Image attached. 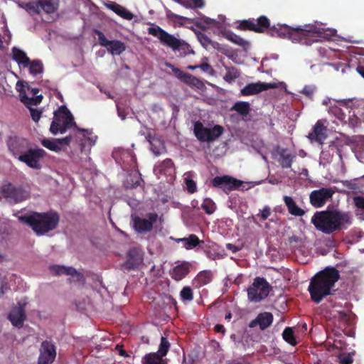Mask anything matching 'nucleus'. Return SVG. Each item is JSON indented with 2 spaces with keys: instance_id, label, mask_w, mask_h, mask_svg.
<instances>
[{
  "instance_id": "nucleus-1",
  "label": "nucleus",
  "mask_w": 364,
  "mask_h": 364,
  "mask_svg": "<svg viewBox=\"0 0 364 364\" xmlns=\"http://www.w3.org/2000/svg\"><path fill=\"white\" fill-rule=\"evenodd\" d=\"M270 34L272 36L287 38L293 43L309 46L318 41V38L324 37L325 31L314 25L291 27L287 24H277L270 28Z\"/></svg>"
},
{
  "instance_id": "nucleus-2",
  "label": "nucleus",
  "mask_w": 364,
  "mask_h": 364,
  "mask_svg": "<svg viewBox=\"0 0 364 364\" xmlns=\"http://www.w3.org/2000/svg\"><path fill=\"white\" fill-rule=\"evenodd\" d=\"M340 279L339 272L333 267H326L316 273L308 287L312 301L319 304L325 297L333 294L335 284Z\"/></svg>"
},
{
  "instance_id": "nucleus-3",
  "label": "nucleus",
  "mask_w": 364,
  "mask_h": 364,
  "mask_svg": "<svg viewBox=\"0 0 364 364\" xmlns=\"http://www.w3.org/2000/svg\"><path fill=\"white\" fill-rule=\"evenodd\" d=\"M311 223L321 232L330 235L336 231L346 229L351 224L349 213L338 210L316 212L311 218Z\"/></svg>"
},
{
  "instance_id": "nucleus-4",
  "label": "nucleus",
  "mask_w": 364,
  "mask_h": 364,
  "mask_svg": "<svg viewBox=\"0 0 364 364\" xmlns=\"http://www.w3.org/2000/svg\"><path fill=\"white\" fill-rule=\"evenodd\" d=\"M20 222L28 225L38 235H43L55 230L60 220L56 212H31L18 217Z\"/></svg>"
},
{
  "instance_id": "nucleus-5",
  "label": "nucleus",
  "mask_w": 364,
  "mask_h": 364,
  "mask_svg": "<svg viewBox=\"0 0 364 364\" xmlns=\"http://www.w3.org/2000/svg\"><path fill=\"white\" fill-rule=\"evenodd\" d=\"M149 33L158 38L163 45L171 48L174 52H178L181 56L194 53L188 43L183 40L176 38L159 26L149 28Z\"/></svg>"
},
{
  "instance_id": "nucleus-6",
  "label": "nucleus",
  "mask_w": 364,
  "mask_h": 364,
  "mask_svg": "<svg viewBox=\"0 0 364 364\" xmlns=\"http://www.w3.org/2000/svg\"><path fill=\"white\" fill-rule=\"evenodd\" d=\"M73 126H75L74 117L65 105L60 106L57 111L54 112L53 120L50 127L53 134L55 135L58 132L64 134Z\"/></svg>"
},
{
  "instance_id": "nucleus-7",
  "label": "nucleus",
  "mask_w": 364,
  "mask_h": 364,
  "mask_svg": "<svg viewBox=\"0 0 364 364\" xmlns=\"http://www.w3.org/2000/svg\"><path fill=\"white\" fill-rule=\"evenodd\" d=\"M271 289V285L264 278L257 277L247 290V298L250 301L259 302L268 296Z\"/></svg>"
},
{
  "instance_id": "nucleus-8",
  "label": "nucleus",
  "mask_w": 364,
  "mask_h": 364,
  "mask_svg": "<svg viewBox=\"0 0 364 364\" xmlns=\"http://www.w3.org/2000/svg\"><path fill=\"white\" fill-rule=\"evenodd\" d=\"M224 129L221 125L216 124L212 128L204 127L203 123L197 121L193 125L195 136L200 142H213L217 140L223 133Z\"/></svg>"
},
{
  "instance_id": "nucleus-9",
  "label": "nucleus",
  "mask_w": 364,
  "mask_h": 364,
  "mask_svg": "<svg viewBox=\"0 0 364 364\" xmlns=\"http://www.w3.org/2000/svg\"><path fill=\"white\" fill-rule=\"evenodd\" d=\"M0 192L2 197L10 204L21 203L28 198V193L22 186H16L10 182L3 184Z\"/></svg>"
},
{
  "instance_id": "nucleus-10",
  "label": "nucleus",
  "mask_w": 364,
  "mask_h": 364,
  "mask_svg": "<svg viewBox=\"0 0 364 364\" xmlns=\"http://www.w3.org/2000/svg\"><path fill=\"white\" fill-rule=\"evenodd\" d=\"M132 220L134 230L138 233H143L151 232L157 220L161 223L164 219L163 215L159 217L156 213L151 212L146 213L145 218L132 217Z\"/></svg>"
},
{
  "instance_id": "nucleus-11",
  "label": "nucleus",
  "mask_w": 364,
  "mask_h": 364,
  "mask_svg": "<svg viewBox=\"0 0 364 364\" xmlns=\"http://www.w3.org/2000/svg\"><path fill=\"white\" fill-rule=\"evenodd\" d=\"M46 151L41 148H33L32 146L23 154L19 155L21 162L26 164L29 168L41 169V160L45 156Z\"/></svg>"
},
{
  "instance_id": "nucleus-12",
  "label": "nucleus",
  "mask_w": 364,
  "mask_h": 364,
  "mask_svg": "<svg viewBox=\"0 0 364 364\" xmlns=\"http://www.w3.org/2000/svg\"><path fill=\"white\" fill-rule=\"evenodd\" d=\"M16 86L19 92L20 100L27 107L38 105L41 102L43 96L38 95L39 92L38 88H31L26 83L27 90L28 92V94H27L22 82H18Z\"/></svg>"
},
{
  "instance_id": "nucleus-13",
  "label": "nucleus",
  "mask_w": 364,
  "mask_h": 364,
  "mask_svg": "<svg viewBox=\"0 0 364 364\" xmlns=\"http://www.w3.org/2000/svg\"><path fill=\"white\" fill-rule=\"evenodd\" d=\"M6 144L9 150L17 159L19 155L24 154L32 146L28 139L16 136H9Z\"/></svg>"
},
{
  "instance_id": "nucleus-14",
  "label": "nucleus",
  "mask_w": 364,
  "mask_h": 364,
  "mask_svg": "<svg viewBox=\"0 0 364 364\" xmlns=\"http://www.w3.org/2000/svg\"><path fill=\"white\" fill-rule=\"evenodd\" d=\"M94 33L98 36L100 45L105 47L111 54L120 55L126 50L125 44L123 42L118 40H107L105 34L98 29H95Z\"/></svg>"
},
{
  "instance_id": "nucleus-15",
  "label": "nucleus",
  "mask_w": 364,
  "mask_h": 364,
  "mask_svg": "<svg viewBox=\"0 0 364 364\" xmlns=\"http://www.w3.org/2000/svg\"><path fill=\"white\" fill-rule=\"evenodd\" d=\"M243 181L232 178L230 176H215L212 180V185L214 187L220 188L226 193L240 188Z\"/></svg>"
},
{
  "instance_id": "nucleus-16",
  "label": "nucleus",
  "mask_w": 364,
  "mask_h": 364,
  "mask_svg": "<svg viewBox=\"0 0 364 364\" xmlns=\"http://www.w3.org/2000/svg\"><path fill=\"white\" fill-rule=\"evenodd\" d=\"M351 103L350 100L338 101L337 104L329 106L328 113L341 122H346L350 119V111L348 110V108Z\"/></svg>"
},
{
  "instance_id": "nucleus-17",
  "label": "nucleus",
  "mask_w": 364,
  "mask_h": 364,
  "mask_svg": "<svg viewBox=\"0 0 364 364\" xmlns=\"http://www.w3.org/2000/svg\"><path fill=\"white\" fill-rule=\"evenodd\" d=\"M333 193L334 191L331 188H321L314 190L310 193V203L314 208L323 207Z\"/></svg>"
},
{
  "instance_id": "nucleus-18",
  "label": "nucleus",
  "mask_w": 364,
  "mask_h": 364,
  "mask_svg": "<svg viewBox=\"0 0 364 364\" xmlns=\"http://www.w3.org/2000/svg\"><path fill=\"white\" fill-rule=\"evenodd\" d=\"M56 357L55 345L48 341H43L40 348L38 364H50Z\"/></svg>"
},
{
  "instance_id": "nucleus-19",
  "label": "nucleus",
  "mask_w": 364,
  "mask_h": 364,
  "mask_svg": "<svg viewBox=\"0 0 364 364\" xmlns=\"http://www.w3.org/2000/svg\"><path fill=\"white\" fill-rule=\"evenodd\" d=\"M166 66L171 69L177 78L183 82L184 83L196 87L198 89L204 86L203 82L196 77L182 71L181 69L175 67L173 65L166 63Z\"/></svg>"
},
{
  "instance_id": "nucleus-20",
  "label": "nucleus",
  "mask_w": 364,
  "mask_h": 364,
  "mask_svg": "<svg viewBox=\"0 0 364 364\" xmlns=\"http://www.w3.org/2000/svg\"><path fill=\"white\" fill-rule=\"evenodd\" d=\"M275 87L276 85L274 84L259 82L247 85L241 90L240 92L243 96H249L258 94L270 88Z\"/></svg>"
},
{
  "instance_id": "nucleus-21",
  "label": "nucleus",
  "mask_w": 364,
  "mask_h": 364,
  "mask_svg": "<svg viewBox=\"0 0 364 364\" xmlns=\"http://www.w3.org/2000/svg\"><path fill=\"white\" fill-rule=\"evenodd\" d=\"M276 153L278 155L277 161L283 168H290L292 163L296 158V154L290 152L286 148L278 146L276 149Z\"/></svg>"
},
{
  "instance_id": "nucleus-22",
  "label": "nucleus",
  "mask_w": 364,
  "mask_h": 364,
  "mask_svg": "<svg viewBox=\"0 0 364 364\" xmlns=\"http://www.w3.org/2000/svg\"><path fill=\"white\" fill-rule=\"evenodd\" d=\"M273 322V315L270 312H263L257 315V316L250 321L249 326L255 328L257 325L259 329L263 331L272 325Z\"/></svg>"
},
{
  "instance_id": "nucleus-23",
  "label": "nucleus",
  "mask_w": 364,
  "mask_h": 364,
  "mask_svg": "<svg viewBox=\"0 0 364 364\" xmlns=\"http://www.w3.org/2000/svg\"><path fill=\"white\" fill-rule=\"evenodd\" d=\"M308 137L311 141H315L322 144L326 139V127L321 120H318L312 129V132L309 134Z\"/></svg>"
},
{
  "instance_id": "nucleus-24",
  "label": "nucleus",
  "mask_w": 364,
  "mask_h": 364,
  "mask_svg": "<svg viewBox=\"0 0 364 364\" xmlns=\"http://www.w3.org/2000/svg\"><path fill=\"white\" fill-rule=\"evenodd\" d=\"M190 267L191 264L188 262H182L170 271V275L175 281H181L189 274Z\"/></svg>"
},
{
  "instance_id": "nucleus-25",
  "label": "nucleus",
  "mask_w": 364,
  "mask_h": 364,
  "mask_svg": "<svg viewBox=\"0 0 364 364\" xmlns=\"http://www.w3.org/2000/svg\"><path fill=\"white\" fill-rule=\"evenodd\" d=\"M11 323L17 327L21 328L26 318L25 310L22 306L14 308L8 316Z\"/></svg>"
},
{
  "instance_id": "nucleus-26",
  "label": "nucleus",
  "mask_w": 364,
  "mask_h": 364,
  "mask_svg": "<svg viewBox=\"0 0 364 364\" xmlns=\"http://www.w3.org/2000/svg\"><path fill=\"white\" fill-rule=\"evenodd\" d=\"M142 262L141 255L135 249L130 250L127 255V259L124 263V267L128 270L136 269Z\"/></svg>"
},
{
  "instance_id": "nucleus-27",
  "label": "nucleus",
  "mask_w": 364,
  "mask_h": 364,
  "mask_svg": "<svg viewBox=\"0 0 364 364\" xmlns=\"http://www.w3.org/2000/svg\"><path fill=\"white\" fill-rule=\"evenodd\" d=\"M105 6L126 20H132L134 17V15L129 10L116 2L111 1L106 4Z\"/></svg>"
},
{
  "instance_id": "nucleus-28",
  "label": "nucleus",
  "mask_w": 364,
  "mask_h": 364,
  "mask_svg": "<svg viewBox=\"0 0 364 364\" xmlns=\"http://www.w3.org/2000/svg\"><path fill=\"white\" fill-rule=\"evenodd\" d=\"M11 53L12 59L15 60L19 66H23V68L28 67V65L30 64V58L23 50L18 48L14 47L11 49Z\"/></svg>"
},
{
  "instance_id": "nucleus-29",
  "label": "nucleus",
  "mask_w": 364,
  "mask_h": 364,
  "mask_svg": "<svg viewBox=\"0 0 364 364\" xmlns=\"http://www.w3.org/2000/svg\"><path fill=\"white\" fill-rule=\"evenodd\" d=\"M283 200L291 215L294 216H303L305 214V211L296 205L291 197L284 196Z\"/></svg>"
},
{
  "instance_id": "nucleus-30",
  "label": "nucleus",
  "mask_w": 364,
  "mask_h": 364,
  "mask_svg": "<svg viewBox=\"0 0 364 364\" xmlns=\"http://www.w3.org/2000/svg\"><path fill=\"white\" fill-rule=\"evenodd\" d=\"M158 352L146 354L142 358L143 364H167L166 359H164Z\"/></svg>"
},
{
  "instance_id": "nucleus-31",
  "label": "nucleus",
  "mask_w": 364,
  "mask_h": 364,
  "mask_svg": "<svg viewBox=\"0 0 364 364\" xmlns=\"http://www.w3.org/2000/svg\"><path fill=\"white\" fill-rule=\"evenodd\" d=\"M213 279V272L210 270L200 272L194 279V283L200 287L210 283Z\"/></svg>"
},
{
  "instance_id": "nucleus-32",
  "label": "nucleus",
  "mask_w": 364,
  "mask_h": 364,
  "mask_svg": "<svg viewBox=\"0 0 364 364\" xmlns=\"http://www.w3.org/2000/svg\"><path fill=\"white\" fill-rule=\"evenodd\" d=\"M156 170L161 174L171 175L174 172L175 166L171 159H166L156 167Z\"/></svg>"
},
{
  "instance_id": "nucleus-33",
  "label": "nucleus",
  "mask_w": 364,
  "mask_h": 364,
  "mask_svg": "<svg viewBox=\"0 0 364 364\" xmlns=\"http://www.w3.org/2000/svg\"><path fill=\"white\" fill-rule=\"evenodd\" d=\"M255 33H264L267 30H269L272 28L270 26V21L265 16H261L257 19H255Z\"/></svg>"
},
{
  "instance_id": "nucleus-34",
  "label": "nucleus",
  "mask_w": 364,
  "mask_h": 364,
  "mask_svg": "<svg viewBox=\"0 0 364 364\" xmlns=\"http://www.w3.org/2000/svg\"><path fill=\"white\" fill-rule=\"evenodd\" d=\"M50 270L55 275H79L76 269L72 267H65L63 265H53L50 267Z\"/></svg>"
},
{
  "instance_id": "nucleus-35",
  "label": "nucleus",
  "mask_w": 364,
  "mask_h": 364,
  "mask_svg": "<svg viewBox=\"0 0 364 364\" xmlns=\"http://www.w3.org/2000/svg\"><path fill=\"white\" fill-rule=\"evenodd\" d=\"M177 241L178 242H183V246L186 250L194 248L200 243L203 242V241L200 240L198 237L194 234H191L188 237L179 238Z\"/></svg>"
},
{
  "instance_id": "nucleus-36",
  "label": "nucleus",
  "mask_w": 364,
  "mask_h": 364,
  "mask_svg": "<svg viewBox=\"0 0 364 364\" xmlns=\"http://www.w3.org/2000/svg\"><path fill=\"white\" fill-rule=\"evenodd\" d=\"M231 111H235L242 117H247L251 110L250 105L248 102L238 101L230 108Z\"/></svg>"
},
{
  "instance_id": "nucleus-37",
  "label": "nucleus",
  "mask_w": 364,
  "mask_h": 364,
  "mask_svg": "<svg viewBox=\"0 0 364 364\" xmlns=\"http://www.w3.org/2000/svg\"><path fill=\"white\" fill-rule=\"evenodd\" d=\"M191 22L194 23V24L198 28H201L203 30L209 28L210 26H217L218 23V22L216 20L206 16L191 20Z\"/></svg>"
},
{
  "instance_id": "nucleus-38",
  "label": "nucleus",
  "mask_w": 364,
  "mask_h": 364,
  "mask_svg": "<svg viewBox=\"0 0 364 364\" xmlns=\"http://www.w3.org/2000/svg\"><path fill=\"white\" fill-rule=\"evenodd\" d=\"M58 0H39L41 9L46 14L54 13L58 9Z\"/></svg>"
},
{
  "instance_id": "nucleus-39",
  "label": "nucleus",
  "mask_w": 364,
  "mask_h": 364,
  "mask_svg": "<svg viewBox=\"0 0 364 364\" xmlns=\"http://www.w3.org/2000/svg\"><path fill=\"white\" fill-rule=\"evenodd\" d=\"M196 35L200 44L205 49H208L209 48H216V46H218V43L217 42L213 41L206 34L200 31L196 32Z\"/></svg>"
},
{
  "instance_id": "nucleus-40",
  "label": "nucleus",
  "mask_w": 364,
  "mask_h": 364,
  "mask_svg": "<svg viewBox=\"0 0 364 364\" xmlns=\"http://www.w3.org/2000/svg\"><path fill=\"white\" fill-rule=\"evenodd\" d=\"M186 9H201L205 6L204 0H175Z\"/></svg>"
},
{
  "instance_id": "nucleus-41",
  "label": "nucleus",
  "mask_w": 364,
  "mask_h": 364,
  "mask_svg": "<svg viewBox=\"0 0 364 364\" xmlns=\"http://www.w3.org/2000/svg\"><path fill=\"white\" fill-rule=\"evenodd\" d=\"M77 130L78 133L82 136L80 140L87 141L90 146L95 144V142L97 139V136L95 135L92 130L79 128H77Z\"/></svg>"
},
{
  "instance_id": "nucleus-42",
  "label": "nucleus",
  "mask_w": 364,
  "mask_h": 364,
  "mask_svg": "<svg viewBox=\"0 0 364 364\" xmlns=\"http://www.w3.org/2000/svg\"><path fill=\"white\" fill-rule=\"evenodd\" d=\"M141 181V174L139 171H135L129 174L127 179V186L128 188H136L140 185Z\"/></svg>"
},
{
  "instance_id": "nucleus-43",
  "label": "nucleus",
  "mask_w": 364,
  "mask_h": 364,
  "mask_svg": "<svg viewBox=\"0 0 364 364\" xmlns=\"http://www.w3.org/2000/svg\"><path fill=\"white\" fill-rule=\"evenodd\" d=\"M29 72L33 75H37L43 72V65L40 60H30L28 65Z\"/></svg>"
},
{
  "instance_id": "nucleus-44",
  "label": "nucleus",
  "mask_w": 364,
  "mask_h": 364,
  "mask_svg": "<svg viewBox=\"0 0 364 364\" xmlns=\"http://www.w3.org/2000/svg\"><path fill=\"white\" fill-rule=\"evenodd\" d=\"M151 144V150L156 156H159L165 151V147L162 141L157 139L149 140Z\"/></svg>"
},
{
  "instance_id": "nucleus-45",
  "label": "nucleus",
  "mask_w": 364,
  "mask_h": 364,
  "mask_svg": "<svg viewBox=\"0 0 364 364\" xmlns=\"http://www.w3.org/2000/svg\"><path fill=\"white\" fill-rule=\"evenodd\" d=\"M282 337L287 343L292 346H295L297 344L294 331L290 327L285 328L282 333Z\"/></svg>"
},
{
  "instance_id": "nucleus-46",
  "label": "nucleus",
  "mask_w": 364,
  "mask_h": 364,
  "mask_svg": "<svg viewBox=\"0 0 364 364\" xmlns=\"http://www.w3.org/2000/svg\"><path fill=\"white\" fill-rule=\"evenodd\" d=\"M201 208L206 214L211 215L215 211L216 205L211 198H206L201 204Z\"/></svg>"
},
{
  "instance_id": "nucleus-47",
  "label": "nucleus",
  "mask_w": 364,
  "mask_h": 364,
  "mask_svg": "<svg viewBox=\"0 0 364 364\" xmlns=\"http://www.w3.org/2000/svg\"><path fill=\"white\" fill-rule=\"evenodd\" d=\"M237 28L242 31H251L255 32V18L240 21Z\"/></svg>"
},
{
  "instance_id": "nucleus-48",
  "label": "nucleus",
  "mask_w": 364,
  "mask_h": 364,
  "mask_svg": "<svg viewBox=\"0 0 364 364\" xmlns=\"http://www.w3.org/2000/svg\"><path fill=\"white\" fill-rule=\"evenodd\" d=\"M180 296L183 301H191L193 299V291L190 287L186 286L181 290Z\"/></svg>"
},
{
  "instance_id": "nucleus-49",
  "label": "nucleus",
  "mask_w": 364,
  "mask_h": 364,
  "mask_svg": "<svg viewBox=\"0 0 364 364\" xmlns=\"http://www.w3.org/2000/svg\"><path fill=\"white\" fill-rule=\"evenodd\" d=\"M42 145L50 151L58 152L61 151V147L56 142V139L53 140L43 139L41 142Z\"/></svg>"
},
{
  "instance_id": "nucleus-50",
  "label": "nucleus",
  "mask_w": 364,
  "mask_h": 364,
  "mask_svg": "<svg viewBox=\"0 0 364 364\" xmlns=\"http://www.w3.org/2000/svg\"><path fill=\"white\" fill-rule=\"evenodd\" d=\"M227 39H228L231 42L234 43L235 44L238 45L242 47H244V48L249 45L248 41H247L246 40L243 39L240 36H237L234 33H231V34L227 36Z\"/></svg>"
},
{
  "instance_id": "nucleus-51",
  "label": "nucleus",
  "mask_w": 364,
  "mask_h": 364,
  "mask_svg": "<svg viewBox=\"0 0 364 364\" xmlns=\"http://www.w3.org/2000/svg\"><path fill=\"white\" fill-rule=\"evenodd\" d=\"M355 355V352L352 353H343L338 355V360L340 364H352L353 362V355Z\"/></svg>"
},
{
  "instance_id": "nucleus-52",
  "label": "nucleus",
  "mask_w": 364,
  "mask_h": 364,
  "mask_svg": "<svg viewBox=\"0 0 364 364\" xmlns=\"http://www.w3.org/2000/svg\"><path fill=\"white\" fill-rule=\"evenodd\" d=\"M170 343L165 337H161V343L159 347L158 353H160L162 356H166L167 353L169 350Z\"/></svg>"
},
{
  "instance_id": "nucleus-53",
  "label": "nucleus",
  "mask_w": 364,
  "mask_h": 364,
  "mask_svg": "<svg viewBox=\"0 0 364 364\" xmlns=\"http://www.w3.org/2000/svg\"><path fill=\"white\" fill-rule=\"evenodd\" d=\"M239 76H240V73L237 71V70L234 68H232L231 70H229L226 73V74H225V75L224 77V79L227 82H231L232 80H235L237 77H239Z\"/></svg>"
},
{
  "instance_id": "nucleus-54",
  "label": "nucleus",
  "mask_w": 364,
  "mask_h": 364,
  "mask_svg": "<svg viewBox=\"0 0 364 364\" xmlns=\"http://www.w3.org/2000/svg\"><path fill=\"white\" fill-rule=\"evenodd\" d=\"M185 183L186 185V188L188 193H193L197 191L196 183L191 178H186Z\"/></svg>"
},
{
  "instance_id": "nucleus-55",
  "label": "nucleus",
  "mask_w": 364,
  "mask_h": 364,
  "mask_svg": "<svg viewBox=\"0 0 364 364\" xmlns=\"http://www.w3.org/2000/svg\"><path fill=\"white\" fill-rule=\"evenodd\" d=\"M28 108L29 109L32 119L35 122H38L41 117L42 111L38 109L32 108L31 106H29Z\"/></svg>"
},
{
  "instance_id": "nucleus-56",
  "label": "nucleus",
  "mask_w": 364,
  "mask_h": 364,
  "mask_svg": "<svg viewBox=\"0 0 364 364\" xmlns=\"http://www.w3.org/2000/svg\"><path fill=\"white\" fill-rule=\"evenodd\" d=\"M26 10L31 11L36 14H40L41 6L39 4V1L36 3L30 2L26 4Z\"/></svg>"
},
{
  "instance_id": "nucleus-57",
  "label": "nucleus",
  "mask_w": 364,
  "mask_h": 364,
  "mask_svg": "<svg viewBox=\"0 0 364 364\" xmlns=\"http://www.w3.org/2000/svg\"><path fill=\"white\" fill-rule=\"evenodd\" d=\"M316 87L314 86L306 85L305 86L301 92L308 97L309 99H312L315 92Z\"/></svg>"
},
{
  "instance_id": "nucleus-58",
  "label": "nucleus",
  "mask_w": 364,
  "mask_h": 364,
  "mask_svg": "<svg viewBox=\"0 0 364 364\" xmlns=\"http://www.w3.org/2000/svg\"><path fill=\"white\" fill-rule=\"evenodd\" d=\"M271 215V209L269 206H265L259 214L257 215L260 220L264 221L267 220Z\"/></svg>"
},
{
  "instance_id": "nucleus-59",
  "label": "nucleus",
  "mask_w": 364,
  "mask_h": 364,
  "mask_svg": "<svg viewBox=\"0 0 364 364\" xmlns=\"http://www.w3.org/2000/svg\"><path fill=\"white\" fill-rule=\"evenodd\" d=\"M187 68L189 70H195L196 68H200L203 71L208 72L209 70L211 69V66L208 63H202V64L197 65H188L187 67Z\"/></svg>"
},
{
  "instance_id": "nucleus-60",
  "label": "nucleus",
  "mask_w": 364,
  "mask_h": 364,
  "mask_svg": "<svg viewBox=\"0 0 364 364\" xmlns=\"http://www.w3.org/2000/svg\"><path fill=\"white\" fill-rule=\"evenodd\" d=\"M337 151H338L337 145L334 142H332L328 146V150H327V151L323 150L321 151V155H322L323 158L325 159L326 156H331V154L329 153L330 151H332L333 153V152Z\"/></svg>"
},
{
  "instance_id": "nucleus-61",
  "label": "nucleus",
  "mask_w": 364,
  "mask_h": 364,
  "mask_svg": "<svg viewBox=\"0 0 364 364\" xmlns=\"http://www.w3.org/2000/svg\"><path fill=\"white\" fill-rule=\"evenodd\" d=\"M73 140L72 136H67L64 138L56 139V142L58 144L60 147H63L64 145L68 146Z\"/></svg>"
},
{
  "instance_id": "nucleus-62",
  "label": "nucleus",
  "mask_w": 364,
  "mask_h": 364,
  "mask_svg": "<svg viewBox=\"0 0 364 364\" xmlns=\"http://www.w3.org/2000/svg\"><path fill=\"white\" fill-rule=\"evenodd\" d=\"M355 205L363 210H364V197L363 196H355L353 198Z\"/></svg>"
},
{
  "instance_id": "nucleus-63",
  "label": "nucleus",
  "mask_w": 364,
  "mask_h": 364,
  "mask_svg": "<svg viewBox=\"0 0 364 364\" xmlns=\"http://www.w3.org/2000/svg\"><path fill=\"white\" fill-rule=\"evenodd\" d=\"M338 318L339 320L343 321L344 322H347L349 319L348 314L345 311H339L338 313Z\"/></svg>"
},
{
  "instance_id": "nucleus-64",
  "label": "nucleus",
  "mask_w": 364,
  "mask_h": 364,
  "mask_svg": "<svg viewBox=\"0 0 364 364\" xmlns=\"http://www.w3.org/2000/svg\"><path fill=\"white\" fill-rule=\"evenodd\" d=\"M226 248L228 250H230V251H232L234 253H236V252H237L238 251L240 250V247H238L237 246H236V245H235L233 244H231V243H228L226 245Z\"/></svg>"
}]
</instances>
